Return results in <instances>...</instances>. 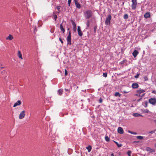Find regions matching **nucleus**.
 <instances>
[{
  "label": "nucleus",
  "instance_id": "obj_1",
  "mask_svg": "<svg viewBox=\"0 0 156 156\" xmlns=\"http://www.w3.org/2000/svg\"><path fill=\"white\" fill-rule=\"evenodd\" d=\"M145 92V90L143 89H140L137 90L136 91V94H135L136 96H138L139 97H143L145 94V93L143 94L142 95L141 94Z\"/></svg>",
  "mask_w": 156,
  "mask_h": 156
},
{
  "label": "nucleus",
  "instance_id": "obj_2",
  "mask_svg": "<svg viewBox=\"0 0 156 156\" xmlns=\"http://www.w3.org/2000/svg\"><path fill=\"white\" fill-rule=\"evenodd\" d=\"M84 15L86 18L89 19L92 16V12L90 10H87L84 13Z\"/></svg>",
  "mask_w": 156,
  "mask_h": 156
},
{
  "label": "nucleus",
  "instance_id": "obj_3",
  "mask_svg": "<svg viewBox=\"0 0 156 156\" xmlns=\"http://www.w3.org/2000/svg\"><path fill=\"white\" fill-rule=\"evenodd\" d=\"M112 18V16L110 15H108L105 21V24L107 25H110V21Z\"/></svg>",
  "mask_w": 156,
  "mask_h": 156
},
{
  "label": "nucleus",
  "instance_id": "obj_4",
  "mask_svg": "<svg viewBox=\"0 0 156 156\" xmlns=\"http://www.w3.org/2000/svg\"><path fill=\"white\" fill-rule=\"evenodd\" d=\"M132 9H135L136 7L137 2L136 0H132Z\"/></svg>",
  "mask_w": 156,
  "mask_h": 156
},
{
  "label": "nucleus",
  "instance_id": "obj_5",
  "mask_svg": "<svg viewBox=\"0 0 156 156\" xmlns=\"http://www.w3.org/2000/svg\"><path fill=\"white\" fill-rule=\"evenodd\" d=\"M25 111L23 110L20 112L19 116V119H22L25 117Z\"/></svg>",
  "mask_w": 156,
  "mask_h": 156
},
{
  "label": "nucleus",
  "instance_id": "obj_6",
  "mask_svg": "<svg viewBox=\"0 0 156 156\" xmlns=\"http://www.w3.org/2000/svg\"><path fill=\"white\" fill-rule=\"evenodd\" d=\"M149 101L151 104L155 105L156 103V99L154 98H151L149 99Z\"/></svg>",
  "mask_w": 156,
  "mask_h": 156
},
{
  "label": "nucleus",
  "instance_id": "obj_7",
  "mask_svg": "<svg viewBox=\"0 0 156 156\" xmlns=\"http://www.w3.org/2000/svg\"><path fill=\"white\" fill-rule=\"evenodd\" d=\"M67 41L68 44H71V33L69 31V35L67 37Z\"/></svg>",
  "mask_w": 156,
  "mask_h": 156
},
{
  "label": "nucleus",
  "instance_id": "obj_8",
  "mask_svg": "<svg viewBox=\"0 0 156 156\" xmlns=\"http://www.w3.org/2000/svg\"><path fill=\"white\" fill-rule=\"evenodd\" d=\"M145 149L147 151H149L150 152H154L155 151L154 149H151L148 147H146Z\"/></svg>",
  "mask_w": 156,
  "mask_h": 156
},
{
  "label": "nucleus",
  "instance_id": "obj_9",
  "mask_svg": "<svg viewBox=\"0 0 156 156\" xmlns=\"http://www.w3.org/2000/svg\"><path fill=\"white\" fill-rule=\"evenodd\" d=\"M77 31L79 36H82L83 35V33L81 30V28L80 26L78 27Z\"/></svg>",
  "mask_w": 156,
  "mask_h": 156
},
{
  "label": "nucleus",
  "instance_id": "obj_10",
  "mask_svg": "<svg viewBox=\"0 0 156 156\" xmlns=\"http://www.w3.org/2000/svg\"><path fill=\"white\" fill-rule=\"evenodd\" d=\"M139 87L138 84L136 83H133L132 85V87L133 89L138 88Z\"/></svg>",
  "mask_w": 156,
  "mask_h": 156
},
{
  "label": "nucleus",
  "instance_id": "obj_11",
  "mask_svg": "<svg viewBox=\"0 0 156 156\" xmlns=\"http://www.w3.org/2000/svg\"><path fill=\"white\" fill-rule=\"evenodd\" d=\"M21 103L22 102L21 101L18 100L14 104L13 107H15L17 106L20 105L21 104Z\"/></svg>",
  "mask_w": 156,
  "mask_h": 156
},
{
  "label": "nucleus",
  "instance_id": "obj_12",
  "mask_svg": "<svg viewBox=\"0 0 156 156\" xmlns=\"http://www.w3.org/2000/svg\"><path fill=\"white\" fill-rule=\"evenodd\" d=\"M117 131L118 133L120 134H122L123 133V130L122 128L121 127H119L118 128Z\"/></svg>",
  "mask_w": 156,
  "mask_h": 156
},
{
  "label": "nucleus",
  "instance_id": "obj_13",
  "mask_svg": "<svg viewBox=\"0 0 156 156\" xmlns=\"http://www.w3.org/2000/svg\"><path fill=\"white\" fill-rule=\"evenodd\" d=\"M139 52L136 50H134L133 52V57H136L137 55L138 54Z\"/></svg>",
  "mask_w": 156,
  "mask_h": 156
},
{
  "label": "nucleus",
  "instance_id": "obj_14",
  "mask_svg": "<svg viewBox=\"0 0 156 156\" xmlns=\"http://www.w3.org/2000/svg\"><path fill=\"white\" fill-rule=\"evenodd\" d=\"M6 40H12L13 39V37L11 34H9V36L6 37Z\"/></svg>",
  "mask_w": 156,
  "mask_h": 156
},
{
  "label": "nucleus",
  "instance_id": "obj_15",
  "mask_svg": "<svg viewBox=\"0 0 156 156\" xmlns=\"http://www.w3.org/2000/svg\"><path fill=\"white\" fill-rule=\"evenodd\" d=\"M17 55L18 56V57L21 59H23V58L22 56V55L21 53V52L20 51H18V53H17Z\"/></svg>",
  "mask_w": 156,
  "mask_h": 156
},
{
  "label": "nucleus",
  "instance_id": "obj_16",
  "mask_svg": "<svg viewBox=\"0 0 156 156\" xmlns=\"http://www.w3.org/2000/svg\"><path fill=\"white\" fill-rule=\"evenodd\" d=\"M133 115L135 117L143 116L137 113H134L133 114Z\"/></svg>",
  "mask_w": 156,
  "mask_h": 156
},
{
  "label": "nucleus",
  "instance_id": "obj_17",
  "mask_svg": "<svg viewBox=\"0 0 156 156\" xmlns=\"http://www.w3.org/2000/svg\"><path fill=\"white\" fill-rule=\"evenodd\" d=\"M144 17L145 18L150 17V14L149 13H146L144 15Z\"/></svg>",
  "mask_w": 156,
  "mask_h": 156
},
{
  "label": "nucleus",
  "instance_id": "obj_18",
  "mask_svg": "<svg viewBox=\"0 0 156 156\" xmlns=\"http://www.w3.org/2000/svg\"><path fill=\"white\" fill-rule=\"evenodd\" d=\"M60 28L61 30L62 31L63 33H64L65 31V30L63 27L62 24H61L60 25Z\"/></svg>",
  "mask_w": 156,
  "mask_h": 156
},
{
  "label": "nucleus",
  "instance_id": "obj_19",
  "mask_svg": "<svg viewBox=\"0 0 156 156\" xmlns=\"http://www.w3.org/2000/svg\"><path fill=\"white\" fill-rule=\"evenodd\" d=\"M76 7L78 9H80L81 8L80 5V3L77 2L75 4Z\"/></svg>",
  "mask_w": 156,
  "mask_h": 156
},
{
  "label": "nucleus",
  "instance_id": "obj_20",
  "mask_svg": "<svg viewBox=\"0 0 156 156\" xmlns=\"http://www.w3.org/2000/svg\"><path fill=\"white\" fill-rule=\"evenodd\" d=\"M116 144L118 147H120L122 146V144H119L117 142L113 141Z\"/></svg>",
  "mask_w": 156,
  "mask_h": 156
},
{
  "label": "nucleus",
  "instance_id": "obj_21",
  "mask_svg": "<svg viewBox=\"0 0 156 156\" xmlns=\"http://www.w3.org/2000/svg\"><path fill=\"white\" fill-rule=\"evenodd\" d=\"M115 95L116 97L119 96V97L121 96V94L118 92H116L115 94Z\"/></svg>",
  "mask_w": 156,
  "mask_h": 156
},
{
  "label": "nucleus",
  "instance_id": "obj_22",
  "mask_svg": "<svg viewBox=\"0 0 156 156\" xmlns=\"http://www.w3.org/2000/svg\"><path fill=\"white\" fill-rule=\"evenodd\" d=\"M87 149L88 150V152H90L91 150V147L90 146H89L86 147Z\"/></svg>",
  "mask_w": 156,
  "mask_h": 156
},
{
  "label": "nucleus",
  "instance_id": "obj_23",
  "mask_svg": "<svg viewBox=\"0 0 156 156\" xmlns=\"http://www.w3.org/2000/svg\"><path fill=\"white\" fill-rule=\"evenodd\" d=\"M58 92L59 95H61L63 91L62 89H60L58 90Z\"/></svg>",
  "mask_w": 156,
  "mask_h": 156
},
{
  "label": "nucleus",
  "instance_id": "obj_24",
  "mask_svg": "<svg viewBox=\"0 0 156 156\" xmlns=\"http://www.w3.org/2000/svg\"><path fill=\"white\" fill-rule=\"evenodd\" d=\"M128 132L131 134H134V135H136L137 134V133H136V132H132L130 130H128Z\"/></svg>",
  "mask_w": 156,
  "mask_h": 156
},
{
  "label": "nucleus",
  "instance_id": "obj_25",
  "mask_svg": "<svg viewBox=\"0 0 156 156\" xmlns=\"http://www.w3.org/2000/svg\"><path fill=\"white\" fill-rule=\"evenodd\" d=\"M136 137L138 139L140 140H142L143 139V136H137Z\"/></svg>",
  "mask_w": 156,
  "mask_h": 156
},
{
  "label": "nucleus",
  "instance_id": "obj_26",
  "mask_svg": "<svg viewBox=\"0 0 156 156\" xmlns=\"http://www.w3.org/2000/svg\"><path fill=\"white\" fill-rule=\"evenodd\" d=\"M105 140L107 141H109L110 140V139L107 136H106L105 137Z\"/></svg>",
  "mask_w": 156,
  "mask_h": 156
},
{
  "label": "nucleus",
  "instance_id": "obj_27",
  "mask_svg": "<svg viewBox=\"0 0 156 156\" xmlns=\"http://www.w3.org/2000/svg\"><path fill=\"white\" fill-rule=\"evenodd\" d=\"M128 18V16L127 14H125L124 16V18L125 19H127Z\"/></svg>",
  "mask_w": 156,
  "mask_h": 156
},
{
  "label": "nucleus",
  "instance_id": "obj_28",
  "mask_svg": "<svg viewBox=\"0 0 156 156\" xmlns=\"http://www.w3.org/2000/svg\"><path fill=\"white\" fill-rule=\"evenodd\" d=\"M71 22L73 27H76V23L73 20H71Z\"/></svg>",
  "mask_w": 156,
  "mask_h": 156
},
{
  "label": "nucleus",
  "instance_id": "obj_29",
  "mask_svg": "<svg viewBox=\"0 0 156 156\" xmlns=\"http://www.w3.org/2000/svg\"><path fill=\"white\" fill-rule=\"evenodd\" d=\"M103 76L104 77H107V74L106 73H104L103 74Z\"/></svg>",
  "mask_w": 156,
  "mask_h": 156
},
{
  "label": "nucleus",
  "instance_id": "obj_30",
  "mask_svg": "<svg viewBox=\"0 0 156 156\" xmlns=\"http://www.w3.org/2000/svg\"><path fill=\"white\" fill-rule=\"evenodd\" d=\"M143 112L146 113H148L149 112V111L148 109H146L144 110V111H143Z\"/></svg>",
  "mask_w": 156,
  "mask_h": 156
},
{
  "label": "nucleus",
  "instance_id": "obj_31",
  "mask_svg": "<svg viewBox=\"0 0 156 156\" xmlns=\"http://www.w3.org/2000/svg\"><path fill=\"white\" fill-rule=\"evenodd\" d=\"M73 31L74 32H76V27H73Z\"/></svg>",
  "mask_w": 156,
  "mask_h": 156
},
{
  "label": "nucleus",
  "instance_id": "obj_32",
  "mask_svg": "<svg viewBox=\"0 0 156 156\" xmlns=\"http://www.w3.org/2000/svg\"><path fill=\"white\" fill-rule=\"evenodd\" d=\"M90 24V22L89 20H88L87 21V27H89V26Z\"/></svg>",
  "mask_w": 156,
  "mask_h": 156
},
{
  "label": "nucleus",
  "instance_id": "obj_33",
  "mask_svg": "<svg viewBox=\"0 0 156 156\" xmlns=\"http://www.w3.org/2000/svg\"><path fill=\"white\" fill-rule=\"evenodd\" d=\"M60 7H61L60 6H57L56 7V8L57 9H58V12H60Z\"/></svg>",
  "mask_w": 156,
  "mask_h": 156
},
{
  "label": "nucleus",
  "instance_id": "obj_34",
  "mask_svg": "<svg viewBox=\"0 0 156 156\" xmlns=\"http://www.w3.org/2000/svg\"><path fill=\"white\" fill-rule=\"evenodd\" d=\"M129 91H126V90H124L123 92H122V93H124V94H125V93H129Z\"/></svg>",
  "mask_w": 156,
  "mask_h": 156
},
{
  "label": "nucleus",
  "instance_id": "obj_35",
  "mask_svg": "<svg viewBox=\"0 0 156 156\" xmlns=\"http://www.w3.org/2000/svg\"><path fill=\"white\" fill-rule=\"evenodd\" d=\"M71 2V0H68V5L69 6L70 5V4Z\"/></svg>",
  "mask_w": 156,
  "mask_h": 156
},
{
  "label": "nucleus",
  "instance_id": "obj_36",
  "mask_svg": "<svg viewBox=\"0 0 156 156\" xmlns=\"http://www.w3.org/2000/svg\"><path fill=\"white\" fill-rule=\"evenodd\" d=\"M53 17H54V19L55 20H56V19H57V16L56 15H53Z\"/></svg>",
  "mask_w": 156,
  "mask_h": 156
},
{
  "label": "nucleus",
  "instance_id": "obj_37",
  "mask_svg": "<svg viewBox=\"0 0 156 156\" xmlns=\"http://www.w3.org/2000/svg\"><path fill=\"white\" fill-rule=\"evenodd\" d=\"M65 76H66L67 74V71L66 70V69H65Z\"/></svg>",
  "mask_w": 156,
  "mask_h": 156
},
{
  "label": "nucleus",
  "instance_id": "obj_38",
  "mask_svg": "<svg viewBox=\"0 0 156 156\" xmlns=\"http://www.w3.org/2000/svg\"><path fill=\"white\" fill-rule=\"evenodd\" d=\"M144 80L145 81L147 80H148V79L147 78V76H145L144 77Z\"/></svg>",
  "mask_w": 156,
  "mask_h": 156
},
{
  "label": "nucleus",
  "instance_id": "obj_39",
  "mask_svg": "<svg viewBox=\"0 0 156 156\" xmlns=\"http://www.w3.org/2000/svg\"><path fill=\"white\" fill-rule=\"evenodd\" d=\"M131 152L130 151H128L127 152V154L129 156H131L130 154H131Z\"/></svg>",
  "mask_w": 156,
  "mask_h": 156
},
{
  "label": "nucleus",
  "instance_id": "obj_40",
  "mask_svg": "<svg viewBox=\"0 0 156 156\" xmlns=\"http://www.w3.org/2000/svg\"><path fill=\"white\" fill-rule=\"evenodd\" d=\"M156 129H155V130H154V131H150V132H149V133H151V134H152V133H154V132H155L156 131Z\"/></svg>",
  "mask_w": 156,
  "mask_h": 156
},
{
  "label": "nucleus",
  "instance_id": "obj_41",
  "mask_svg": "<svg viewBox=\"0 0 156 156\" xmlns=\"http://www.w3.org/2000/svg\"><path fill=\"white\" fill-rule=\"evenodd\" d=\"M1 73L2 74H4L5 73V70H2L1 71Z\"/></svg>",
  "mask_w": 156,
  "mask_h": 156
},
{
  "label": "nucleus",
  "instance_id": "obj_42",
  "mask_svg": "<svg viewBox=\"0 0 156 156\" xmlns=\"http://www.w3.org/2000/svg\"><path fill=\"white\" fill-rule=\"evenodd\" d=\"M59 40L61 41L62 44H63V41L62 40V39L60 38H59Z\"/></svg>",
  "mask_w": 156,
  "mask_h": 156
},
{
  "label": "nucleus",
  "instance_id": "obj_43",
  "mask_svg": "<svg viewBox=\"0 0 156 156\" xmlns=\"http://www.w3.org/2000/svg\"><path fill=\"white\" fill-rule=\"evenodd\" d=\"M139 74H138L136 75V76H135V77L136 78H138L139 76Z\"/></svg>",
  "mask_w": 156,
  "mask_h": 156
},
{
  "label": "nucleus",
  "instance_id": "obj_44",
  "mask_svg": "<svg viewBox=\"0 0 156 156\" xmlns=\"http://www.w3.org/2000/svg\"><path fill=\"white\" fill-rule=\"evenodd\" d=\"M74 2H75V4L76 3L78 2L77 0H74Z\"/></svg>",
  "mask_w": 156,
  "mask_h": 156
},
{
  "label": "nucleus",
  "instance_id": "obj_45",
  "mask_svg": "<svg viewBox=\"0 0 156 156\" xmlns=\"http://www.w3.org/2000/svg\"><path fill=\"white\" fill-rule=\"evenodd\" d=\"M99 102L100 103H101L102 102V99H101L99 100Z\"/></svg>",
  "mask_w": 156,
  "mask_h": 156
},
{
  "label": "nucleus",
  "instance_id": "obj_46",
  "mask_svg": "<svg viewBox=\"0 0 156 156\" xmlns=\"http://www.w3.org/2000/svg\"><path fill=\"white\" fill-rule=\"evenodd\" d=\"M0 68L1 69L4 68V66H2V65H1V66H0Z\"/></svg>",
  "mask_w": 156,
  "mask_h": 156
},
{
  "label": "nucleus",
  "instance_id": "obj_47",
  "mask_svg": "<svg viewBox=\"0 0 156 156\" xmlns=\"http://www.w3.org/2000/svg\"><path fill=\"white\" fill-rule=\"evenodd\" d=\"M111 155L112 156H114V154H113V153L112 154H111Z\"/></svg>",
  "mask_w": 156,
  "mask_h": 156
},
{
  "label": "nucleus",
  "instance_id": "obj_48",
  "mask_svg": "<svg viewBox=\"0 0 156 156\" xmlns=\"http://www.w3.org/2000/svg\"><path fill=\"white\" fill-rule=\"evenodd\" d=\"M141 98H140V99H139L138 100V101H140L141 100Z\"/></svg>",
  "mask_w": 156,
  "mask_h": 156
},
{
  "label": "nucleus",
  "instance_id": "obj_49",
  "mask_svg": "<svg viewBox=\"0 0 156 156\" xmlns=\"http://www.w3.org/2000/svg\"><path fill=\"white\" fill-rule=\"evenodd\" d=\"M65 90H66V91H69V90L68 89H65Z\"/></svg>",
  "mask_w": 156,
  "mask_h": 156
},
{
  "label": "nucleus",
  "instance_id": "obj_50",
  "mask_svg": "<svg viewBox=\"0 0 156 156\" xmlns=\"http://www.w3.org/2000/svg\"><path fill=\"white\" fill-rule=\"evenodd\" d=\"M154 146L156 147V143L154 144Z\"/></svg>",
  "mask_w": 156,
  "mask_h": 156
},
{
  "label": "nucleus",
  "instance_id": "obj_51",
  "mask_svg": "<svg viewBox=\"0 0 156 156\" xmlns=\"http://www.w3.org/2000/svg\"><path fill=\"white\" fill-rule=\"evenodd\" d=\"M154 122H155V123H156V120H155L154 121Z\"/></svg>",
  "mask_w": 156,
  "mask_h": 156
},
{
  "label": "nucleus",
  "instance_id": "obj_52",
  "mask_svg": "<svg viewBox=\"0 0 156 156\" xmlns=\"http://www.w3.org/2000/svg\"><path fill=\"white\" fill-rule=\"evenodd\" d=\"M115 1H116L117 0H114Z\"/></svg>",
  "mask_w": 156,
  "mask_h": 156
},
{
  "label": "nucleus",
  "instance_id": "obj_53",
  "mask_svg": "<svg viewBox=\"0 0 156 156\" xmlns=\"http://www.w3.org/2000/svg\"><path fill=\"white\" fill-rule=\"evenodd\" d=\"M69 30V28H68V30Z\"/></svg>",
  "mask_w": 156,
  "mask_h": 156
}]
</instances>
